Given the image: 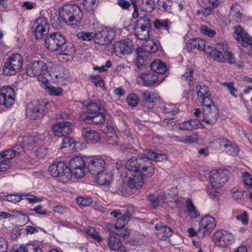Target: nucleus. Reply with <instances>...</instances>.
<instances>
[{
  "instance_id": "1",
  "label": "nucleus",
  "mask_w": 252,
  "mask_h": 252,
  "mask_svg": "<svg viewBox=\"0 0 252 252\" xmlns=\"http://www.w3.org/2000/svg\"><path fill=\"white\" fill-rule=\"evenodd\" d=\"M45 45L48 50L58 51V58L68 62L73 59L75 49L72 43L67 42L65 36L59 32H53L45 37Z\"/></svg>"
},
{
  "instance_id": "2",
  "label": "nucleus",
  "mask_w": 252,
  "mask_h": 252,
  "mask_svg": "<svg viewBox=\"0 0 252 252\" xmlns=\"http://www.w3.org/2000/svg\"><path fill=\"white\" fill-rule=\"evenodd\" d=\"M126 168L130 171L141 174L147 177H152L154 173V166L144 155L143 157H133L129 159L126 164Z\"/></svg>"
},
{
  "instance_id": "3",
  "label": "nucleus",
  "mask_w": 252,
  "mask_h": 252,
  "mask_svg": "<svg viewBox=\"0 0 252 252\" xmlns=\"http://www.w3.org/2000/svg\"><path fill=\"white\" fill-rule=\"evenodd\" d=\"M63 21L69 26L78 25L83 18V12L76 5H67L60 12Z\"/></svg>"
},
{
  "instance_id": "4",
  "label": "nucleus",
  "mask_w": 252,
  "mask_h": 252,
  "mask_svg": "<svg viewBox=\"0 0 252 252\" xmlns=\"http://www.w3.org/2000/svg\"><path fill=\"white\" fill-rule=\"evenodd\" d=\"M206 52L209 53L214 60L220 63H226L228 62L230 64H234L236 63L233 53L226 50L225 46L222 43H218L216 45L214 48L207 47Z\"/></svg>"
},
{
  "instance_id": "5",
  "label": "nucleus",
  "mask_w": 252,
  "mask_h": 252,
  "mask_svg": "<svg viewBox=\"0 0 252 252\" xmlns=\"http://www.w3.org/2000/svg\"><path fill=\"white\" fill-rule=\"evenodd\" d=\"M52 102L47 100H34L28 103L26 106V117L31 120L39 119L42 118L48 106Z\"/></svg>"
},
{
  "instance_id": "6",
  "label": "nucleus",
  "mask_w": 252,
  "mask_h": 252,
  "mask_svg": "<svg viewBox=\"0 0 252 252\" xmlns=\"http://www.w3.org/2000/svg\"><path fill=\"white\" fill-rule=\"evenodd\" d=\"M152 28L151 21L147 16L140 17L135 22L134 28L135 36L139 40H148Z\"/></svg>"
},
{
  "instance_id": "7",
  "label": "nucleus",
  "mask_w": 252,
  "mask_h": 252,
  "mask_svg": "<svg viewBox=\"0 0 252 252\" xmlns=\"http://www.w3.org/2000/svg\"><path fill=\"white\" fill-rule=\"evenodd\" d=\"M49 68L48 64L42 61H37L31 63L28 66L26 71L27 74L31 77L40 76L39 79L45 83L47 80L42 76L45 75L49 72Z\"/></svg>"
},
{
  "instance_id": "8",
  "label": "nucleus",
  "mask_w": 252,
  "mask_h": 252,
  "mask_svg": "<svg viewBox=\"0 0 252 252\" xmlns=\"http://www.w3.org/2000/svg\"><path fill=\"white\" fill-rule=\"evenodd\" d=\"M49 171L50 174L63 182L69 181L71 178V173L69 167L63 162L54 163L50 165Z\"/></svg>"
},
{
  "instance_id": "9",
  "label": "nucleus",
  "mask_w": 252,
  "mask_h": 252,
  "mask_svg": "<svg viewBox=\"0 0 252 252\" xmlns=\"http://www.w3.org/2000/svg\"><path fill=\"white\" fill-rule=\"evenodd\" d=\"M234 235L227 230L220 229L215 232L213 241L216 246L220 248L229 247L234 241Z\"/></svg>"
},
{
  "instance_id": "10",
  "label": "nucleus",
  "mask_w": 252,
  "mask_h": 252,
  "mask_svg": "<svg viewBox=\"0 0 252 252\" xmlns=\"http://www.w3.org/2000/svg\"><path fill=\"white\" fill-rule=\"evenodd\" d=\"M23 65V58L19 54L10 56L3 67L4 73L7 75H13L18 72Z\"/></svg>"
},
{
  "instance_id": "11",
  "label": "nucleus",
  "mask_w": 252,
  "mask_h": 252,
  "mask_svg": "<svg viewBox=\"0 0 252 252\" xmlns=\"http://www.w3.org/2000/svg\"><path fill=\"white\" fill-rule=\"evenodd\" d=\"M230 172L225 169H219L211 171L210 181L212 187L220 188L228 180Z\"/></svg>"
},
{
  "instance_id": "12",
  "label": "nucleus",
  "mask_w": 252,
  "mask_h": 252,
  "mask_svg": "<svg viewBox=\"0 0 252 252\" xmlns=\"http://www.w3.org/2000/svg\"><path fill=\"white\" fill-rule=\"evenodd\" d=\"M203 105L202 119L201 121L209 125H214L219 117V108L213 101L212 104Z\"/></svg>"
},
{
  "instance_id": "13",
  "label": "nucleus",
  "mask_w": 252,
  "mask_h": 252,
  "mask_svg": "<svg viewBox=\"0 0 252 252\" xmlns=\"http://www.w3.org/2000/svg\"><path fill=\"white\" fill-rule=\"evenodd\" d=\"M131 3L134 8L132 17L134 19L137 18L139 16L138 6L141 10L150 13L155 8L156 6L154 0H131Z\"/></svg>"
},
{
  "instance_id": "14",
  "label": "nucleus",
  "mask_w": 252,
  "mask_h": 252,
  "mask_svg": "<svg viewBox=\"0 0 252 252\" xmlns=\"http://www.w3.org/2000/svg\"><path fill=\"white\" fill-rule=\"evenodd\" d=\"M71 176L77 178H81L85 175V162L83 158L76 157L72 158L69 162Z\"/></svg>"
},
{
  "instance_id": "15",
  "label": "nucleus",
  "mask_w": 252,
  "mask_h": 252,
  "mask_svg": "<svg viewBox=\"0 0 252 252\" xmlns=\"http://www.w3.org/2000/svg\"><path fill=\"white\" fill-rule=\"evenodd\" d=\"M49 28L47 19L39 17L32 24V29L36 39H40L44 35L47 34Z\"/></svg>"
},
{
  "instance_id": "16",
  "label": "nucleus",
  "mask_w": 252,
  "mask_h": 252,
  "mask_svg": "<svg viewBox=\"0 0 252 252\" xmlns=\"http://www.w3.org/2000/svg\"><path fill=\"white\" fill-rule=\"evenodd\" d=\"M14 89L9 86H4L0 89V105L8 108L15 102Z\"/></svg>"
},
{
  "instance_id": "17",
  "label": "nucleus",
  "mask_w": 252,
  "mask_h": 252,
  "mask_svg": "<svg viewBox=\"0 0 252 252\" xmlns=\"http://www.w3.org/2000/svg\"><path fill=\"white\" fill-rule=\"evenodd\" d=\"M216 225L215 219L211 216L207 215L199 222L198 232L202 236L209 235L215 228Z\"/></svg>"
},
{
  "instance_id": "18",
  "label": "nucleus",
  "mask_w": 252,
  "mask_h": 252,
  "mask_svg": "<svg viewBox=\"0 0 252 252\" xmlns=\"http://www.w3.org/2000/svg\"><path fill=\"white\" fill-rule=\"evenodd\" d=\"M115 53L118 56L128 55L134 49L132 41L129 39L116 42L113 46Z\"/></svg>"
},
{
  "instance_id": "19",
  "label": "nucleus",
  "mask_w": 252,
  "mask_h": 252,
  "mask_svg": "<svg viewBox=\"0 0 252 252\" xmlns=\"http://www.w3.org/2000/svg\"><path fill=\"white\" fill-rule=\"evenodd\" d=\"M106 163L103 158L97 157L91 160L88 164V171L93 176L103 171Z\"/></svg>"
},
{
  "instance_id": "20",
  "label": "nucleus",
  "mask_w": 252,
  "mask_h": 252,
  "mask_svg": "<svg viewBox=\"0 0 252 252\" xmlns=\"http://www.w3.org/2000/svg\"><path fill=\"white\" fill-rule=\"evenodd\" d=\"M197 97L198 101L201 103L202 105L212 103V100L210 96L211 93L209 88L203 84L199 85L196 87Z\"/></svg>"
},
{
  "instance_id": "21",
  "label": "nucleus",
  "mask_w": 252,
  "mask_h": 252,
  "mask_svg": "<svg viewBox=\"0 0 252 252\" xmlns=\"http://www.w3.org/2000/svg\"><path fill=\"white\" fill-rule=\"evenodd\" d=\"M55 135L58 137L65 136L72 132L71 123L68 122H62L55 124L52 127Z\"/></svg>"
},
{
  "instance_id": "22",
  "label": "nucleus",
  "mask_w": 252,
  "mask_h": 252,
  "mask_svg": "<svg viewBox=\"0 0 252 252\" xmlns=\"http://www.w3.org/2000/svg\"><path fill=\"white\" fill-rule=\"evenodd\" d=\"M158 76L153 72L140 74L137 78L138 83L143 86L151 87L153 86L158 80Z\"/></svg>"
},
{
  "instance_id": "23",
  "label": "nucleus",
  "mask_w": 252,
  "mask_h": 252,
  "mask_svg": "<svg viewBox=\"0 0 252 252\" xmlns=\"http://www.w3.org/2000/svg\"><path fill=\"white\" fill-rule=\"evenodd\" d=\"M108 246L110 249L118 252H126V248L124 246L121 240L110 232L108 236Z\"/></svg>"
},
{
  "instance_id": "24",
  "label": "nucleus",
  "mask_w": 252,
  "mask_h": 252,
  "mask_svg": "<svg viewBox=\"0 0 252 252\" xmlns=\"http://www.w3.org/2000/svg\"><path fill=\"white\" fill-rule=\"evenodd\" d=\"M82 134L85 141L89 143L95 144L100 140V134L96 131L88 127L83 128Z\"/></svg>"
},
{
  "instance_id": "25",
  "label": "nucleus",
  "mask_w": 252,
  "mask_h": 252,
  "mask_svg": "<svg viewBox=\"0 0 252 252\" xmlns=\"http://www.w3.org/2000/svg\"><path fill=\"white\" fill-rule=\"evenodd\" d=\"M143 175L141 174L134 172L129 178L128 181V186L129 188L133 189H140L144 182Z\"/></svg>"
},
{
  "instance_id": "26",
  "label": "nucleus",
  "mask_w": 252,
  "mask_h": 252,
  "mask_svg": "<svg viewBox=\"0 0 252 252\" xmlns=\"http://www.w3.org/2000/svg\"><path fill=\"white\" fill-rule=\"evenodd\" d=\"M94 41L95 43L100 45H107L111 42L112 38L108 35L107 31H101L94 32Z\"/></svg>"
},
{
  "instance_id": "27",
  "label": "nucleus",
  "mask_w": 252,
  "mask_h": 252,
  "mask_svg": "<svg viewBox=\"0 0 252 252\" xmlns=\"http://www.w3.org/2000/svg\"><path fill=\"white\" fill-rule=\"evenodd\" d=\"M94 181L99 185H107L110 184L113 180V176L104 170L98 174L93 176Z\"/></svg>"
},
{
  "instance_id": "28",
  "label": "nucleus",
  "mask_w": 252,
  "mask_h": 252,
  "mask_svg": "<svg viewBox=\"0 0 252 252\" xmlns=\"http://www.w3.org/2000/svg\"><path fill=\"white\" fill-rule=\"evenodd\" d=\"M178 112V109L175 105L169 104L165 105L163 109L164 122L168 124V121L173 120Z\"/></svg>"
},
{
  "instance_id": "29",
  "label": "nucleus",
  "mask_w": 252,
  "mask_h": 252,
  "mask_svg": "<svg viewBox=\"0 0 252 252\" xmlns=\"http://www.w3.org/2000/svg\"><path fill=\"white\" fill-rule=\"evenodd\" d=\"M155 227L158 231V234L160 235L159 238L161 240H166L173 234L172 229L161 222L157 223Z\"/></svg>"
},
{
  "instance_id": "30",
  "label": "nucleus",
  "mask_w": 252,
  "mask_h": 252,
  "mask_svg": "<svg viewBox=\"0 0 252 252\" xmlns=\"http://www.w3.org/2000/svg\"><path fill=\"white\" fill-rule=\"evenodd\" d=\"M199 121L196 119L190 120L179 124V128L184 130H192L199 127Z\"/></svg>"
},
{
  "instance_id": "31",
  "label": "nucleus",
  "mask_w": 252,
  "mask_h": 252,
  "mask_svg": "<svg viewBox=\"0 0 252 252\" xmlns=\"http://www.w3.org/2000/svg\"><path fill=\"white\" fill-rule=\"evenodd\" d=\"M144 155L150 160H153L158 162H161L167 159V156L164 154H157L149 149L144 152Z\"/></svg>"
},
{
  "instance_id": "32",
  "label": "nucleus",
  "mask_w": 252,
  "mask_h": 252,
  "mask_svg": "<svg viewBox=\"0 0 252 252\" xmlns=\"http://www.w3.org/2000/svg\"><path fill=\"white\" fill-rule=\"evenodd\" d=\"M151 68L155 73L163 74L166 71L167 66L164 63L159 60H156L151 63Z\"/></svg>"
},
{
  "instance_id": "33",
  "label": "nucleus",
  "mask_w": 252,
  "mask_h": 252,
  "mask_svg": "<svg viewBox=\"0 0 252 252\" xmlns=\"http://www.w3.org/2000/svg\"><path fill=\"white\" fill-rule=\"evenodd\" d=\"M106 142L107 144L114 146L118 144V136L112 127H108L106 134Z\"/></svg>"
},
{
  "instance_id": "34",
  "label": "nucleus",
  "mask_w": 252,
  "mask_h": 252,
  "mask_svg": "<svg viewBox=\"0 0 252 252\" xmlns=\"http://www.w3.org/2000/svg\"><path fill=\"white\" fill-rule=\"evenodd\" d=\"M186 206L189 216L191 218H196L200 215L199 211L197 210L196 207L193 204L191 199L188 198L187 199Z\"/></svg>"
},
{
  "instance_id": "35",
  "label": "nucleus",
  "mask_w": 252,
  "mask_h": 252,
  "mask_svg": "<svg viewBox=\"0 0 252 252\" xmlns=\"http://www.w3.org/2000/svg\"><path fill=\"white\" fill-rule=\"evenodd\" d=\"M24 146L23 145H16L13 148V149H8L5 150L3 152H1V154L4 158H6V155H9L10 156L11 158H9L8 160L11 161V160L15 156H18L24 151Z\"/></svg>"
},
{
  "instance_id": "36",
  "label": "nucleus",
  "mask_w": 252,
  "mask_h": 252,
  "mask_svg": "<svg viewBox=\"0 0 252 252\" xmlns=\"http://www.w3.org/2000/svg\"><path fill=\"white\" fill-rule=\"evenodd\" d=\"M5 156L6 158H4L3 155L0 153V174L6 171L11 166V161L8 160V159L11 158V157L9 155H6Z\"/></svg>"
},
{
  "instance_id": "37",
  "label": "nucleus",
  "mask_w": 252,
  "mask_h": 252,
  "mask_svg": "<svg viewBox=\"0 0 252 252\" xmlns=\"http://www.w3.org/2000/svg\"><path fill=\"white\" fill-rule=\"evenodd\" d=\"M87 110L92 112V113L102 112L104 111V108L102 106L100 101H97L90 103L88 105Z\"/></svg>"
},
{
  "instance_id": "38",
  "label": "nucleus",
  "mask_w": 252,
  "mask_h": 252,
  "mask_svg": "<svg viewBox=\"0 0 252 252\" xmlns=\"http://www.w3.org/2000/svg\"><path fill=\"white\" fill-rule=\"evenodd\" d=\"M179 141L186 144H192L197 142L198 135L197 133L193 132L190 135L177 137Z\"/></svg>"
},
{
  "instance_id": "39",
  "label": "nucleus",
  "mask_w": 252,
  "mask_h": 252,
  "mask_svg": "<svg viewBox=\"0 0 252 252\" xmlns=\"http://www.w3.org/2000/svg\"><path fill=\"white\" fill-rule=\"evenodd\" d=\"M171 22L167 20L156 19L154 23V27L158 30L164 29L169 32V27L171 25Z\"/></svg>"
},
{
  "instance_id": "40",
  "label": "nucleus",
  "mask_w": 252,
  "mask_h": 252,
  "mask_svg": "<svg viewBox=\"0 0 252 252\" xmlns=\"http://www.w3.org/2000/svg\"><path fill=\"white\" fill-rule=\"evenodd\" d=\"M191 41L192 42V46L197 50L203 51L207 50L206 47V42L204 40L197 37L195 38H191Z\"/></svg>"
},
{
  "instance_id": "41",
  "label": "nucleus",
  "mask_w": 252,
  "mask_h": 252,
  "mask_svg": "<svg viewBox=\"0 0 252 252\" xmlns=\"http://www.w3.org/2000/svg\"><path fill=\"white\" fill-rule=\"evenodd\" d=\"M228 140L224 138H217L211 143V147L216 149H220L222 147L225 148L227 145Z\"/></svg>"
},
{
  "instance_id": "42",
  "label": "nucleus",
  "mask_w": 252,
  "mask_h": 252,
  "mask_svg": "<svg viewBox=\"0 0 252 252\" xmlns=\"http://www.w3.org/2000/svg\"><path fill=\"white\" fill-rule=\"evenodd\" d=\"M225 148L228 154L232 156H237L239 153V148L230 141L228 140L227 145H226Z\"/></svg>"
},
{
  "instance_id": "43",
  "label": "nucleus",
  "mask_w": 252,
  "mask_h": 252,
  "mask_svg": "<svg viewBox=\"0 0 252 252\" xmlns=\"http://www.w3.org/2000/svg\"><path fill=\"white\" fill-rule=\"evenodd\" d=\"M105 121V117L103 112H95L93 113L92 124L98 125L103 123Z\"/></svg>"
},
{
  "instance_id": "44",
  "label": "nucleus",
  "mask_w": 252,
  "mask_h": 252,
  "mask_svg": "<svg viewBox=\"0 0 252 252\" xmlns=\"http://www.w3.org/2000/svg\"><path fill=\"white\" fill-rule=\"evenodd\" d=\"M113 234L117 235L122 238H128L130 233V230L127 227L116 230H109Z\"/></svg>"
},
{
  "instance_id": "45",
  "label": "nucleus",
  "mask_w": 252,
  "mask_h": 252,
  "mask_svg": "<svg viewBox=\"0 0 252 252\" xmlns=\"http://www.w3.org/2000/svg\"><path fill=\"white\" fill-rule=\"evenodd\" d=\"M58 70L59 72H54L55 76L59 79H67L69 76V72L66 70L63 67L59 66L58 67Z\"/></svg>"
},
{
  "instance_id": "46",
  "label": "nucleus",
  "mask_w": 252,
  "mask_h": 252,
  "mask_svg": "<svg viewBox=\"0 0 252 252\" xmlns=\"http://www.w3.org/2000/svg\"><path fill=\"white\" fill-rule=\"evenodd\" d=\"M98 0H84L83 5L87 11H94L98 5Z\"/></svg>"
},
{
  "instance_id": "47",
  "label": "nucleus",
  "mask_w": 252,
  "mask_h": 252,
  "mask_svg": "<svg viewBox=\"0 0 252 252\" xmlns=\"http://www.w3.org/2000/svg\"><path fill=\"white\" fill-rule=\"evenodd\" d=\"M86 233L96 241L99 242L102 240V238L99 235L95 228L93 227L89 226L86 229Z\"/></svg>"
},
{
  "instance_id": "48",
  "label": "nucleus",
  "mask_w": 252,
  "mask_h": 252,
  "mask_svg": "<svg viewBox=\"0 0 252 252\" xmlns=\"http://www.w3.org/2000/svg\"><path fill=\"white\" fill-rule=\"evenodd\" d=\"M94 32H81L77 33V36L80 39L89 41L94 39Z\"/></svg>"
},
{
  "instance_id": "49",
  "label": "nucleus",
  "mask_w": 252,
  "mask_h": 252,
  "mask_svg": "<svg viewBox=\"0 0 252 252\" xmlns=\"http://www.w3.org/2000/svg\"><path fill=\"white\" fill-rule=\"evenodd\" d=\"M243 182L248 189L252 188V175L248 172L242 174Z\"/></svg>"
},
{
  "instance_id": "50",
  "label": "nucleus",
  "mask_w": 252,
  "mask_h": 252,
  "mask_svg": "<svg viewBox=\"0 0 252 252\" xmlns=\"http://www.w3.org/2000/svg\"><path fill=\"white\" fill-rule=\"evenodd\" d=\"M93 115V113L87 110L80 114L79 120L86 124H92Z\"/></svg>"
},
{
  "instance_id": "51",
  "label": "nucleus",
  "mask_w": 252,
  "mask_h": 252,
  "mask_svg": "<svg viewBox=\"0 0 252 252\" xmlns=\"http://www.w3.org/2000/svg\"><path fill=\"white\" fill-rule=\"evenodd\" d=\"M142 97L144 102L147 103H150L153 106V103L155 102V98L150 92L145 91L142 94Z\"/></svg>"
},
{
  "instance_id": "52",
  "label": "nucleus",
  "mask_w": 252,
  "mask_h": 252,
  "mask_svg": "<svg viewBox=\"0 0 252 252\" xmlns=\"http://www.w3.org/2000/svg\"><path fill=\"white\" fill-rule=\"evenodd\" d=\"M222 85L227 87L228 90L230 94L234 96L235 98L237 97L236 93H237V89L234 86V83L233 82H224L222 83Z\"/></svg>"
},
{
  "instance_id": "53",
  "label": "nucleus",
  "mask_w": 252,
  "mask_h": 252,
  "mask_svg": "<svg viewBox=\"0 0 252 252\" xmlns=\"http://www.w3.org/2000/svg\"><path fill=\"white\" fill-rule=\"evenodd\" d=\"M247 32L244 30L240 26L234 27V36L235 39L238 41L241 39L243 36H245Z\"/></svg>"
},
{
  "instance_id": "54",
  "label": "nucleus",
  "mask_w": 252,
  "mask_h": 252,
  "mask_svg": "<svg viewBox=\"0 0 252 252\" xmlns=\"http://www.w3.org/2000/svg\"><path fill=\"white\" fill-rule=\"evenodd\" d=\"M238 42L244 47H246L249 45L252 47V38L247 33Z\"/></svg>"
},
{
  "instance_id": "55",
  "label": "nucleus",
  "mask_w": 252,
  "mask_h": 252,
  "mask_svg": "<svg viewBox=\"0 0 252 252\" xmlns=\"http://www.w3.org/2000/svg\"><path fill=\"white\" fill-rule=\"evenodd\" d=\"M162 196L155 197L154 196H150L148 198L152 206L154 208H156L159 204L164 203V199L161 200Z\"/></svg>"
},
{
  "instance_id": "56",
  "label": "nucleus",
  "mask_w": 252,
  "mask_h": 252,
  "mask_svg": "<svg viewBox=\"0 0 252 252\" xmlns=\"http://www.w3.org/2000/svg\"><path fill=\"white\" fill-rule=\"evenodd\" d=\"M19 142L22 143L23 146H31L34 143V138L29 136H25L23 137L19 138Z\"/></svg>"
},
{
  "instance_id": "57",
  "label": "nucleus",
  "mask_w": 252,
  "mask_h": 252,
  "mask_svg": "<svg viewBox=\"0 0 252 252\" xmlns=\"http://www.w3.org/2000/svg\"><path fill=\"white\" fill-rule=\"evenodd\" d=\"M91 80L95 86L105 88L104 83L101 76L99 75L92 76H91Z\"/></svg>"
},
{
  "instance_id": "58",
  "label": "nucleus",
  "mask_w": 252,
  "mask_h": 252,
  "mask_svg": "<svg viewBox=\"0 0 252 252\" xmlns=\"http://www.w3.org/2000/svg\"><path fill=\"white\" fill-rule=\"evenodd\" d=\"M126 102L129 106L135 107L138 102V97L135 94H129L127 97Z\"/></svg>"
},
{
  "instance_id": "59",
  "label": "nucleus",
  "mask_w": 252,
  "mask_h": 252,
  "mask_svg": "<svg viewBox=\"0 0 252 252\" xmlns=\"http://www.w3.org/2000/svg\"><path fill=\"white\" fill-rule=\"evenodd\" d=\"M63 142L62 144V148H64L68 145L69 147L75 146L74 140L70 136L65 135L63 136Z\"/></svg>"
},
{
  "instance_id": "60",
  "label": "nucleus",
  "mask_w": 252,
  "mask_h": 252,
  "mask_svg": "<svg viewBox=\"0 0 252 252\" xmlns=\"http://www.w3.org/2000/svg\"><path fill=\"white\" fill-rule=\"evenodd\" d=\"M93 200L90 197H79L77 198V202L83 206H89L92 204Z\"/></svg>"
},
{
  "instance_id": "61",
  "label": "nucleus",
  "mask_w": 252,
  "mask_h": 252,
  "mask_svg": "<svg viewBox=\"0 0 252 252\" xmlns=\"http://www.w3.org/2000/svg\"><path fill=\"white\" fill-rule=\"evenodd\" d=\"M200 31L203 34L209 37H213L216 34L215 30L209 28L206 26H202L200 28Z\"/></svg>"
},
{
  "instance_id": "62",
  "label": "nucleus",
  "mask_w": 252,
  "mask_h": 252,
  "mask_svg": "<svg viewBox=\"0 0 252 252\" xmlns=\"http://www.w3.org/2000/svg\"><path fill=\"white\" fill-rule=\"evenodd\" d=\"M47 91L52 95H59L62 94L63 92V89L60 87H48L47 88Z\"/></svg>"
},
{
  "instance_id": "63",
  "label": "nucleus",
  "mask_w": 252,
  "mask_h": 252,
  "mask_svg": "<svg viewBox=\"0 0 252 252\" xmlns=\"http://www.w3.org/2000/svg\"><path fill=\"white\" fill-rule=\"evenodd\" d=\"M193 73V69L192 68H190L189 69V72H186L184 74L182 75V79L187 80L188 79L189 80V84L192 85L193 84V78L192 77V74Z\"/></svg>"
},
{
  "instance_id": "64",
  "label": "nucleus",
  "mask_w": 252,
  "mask_h": 252,
  "mask_svg": "<svg viewBox=\"0 0 252 252\" xmlns=\"http://www.w3.org/2000/svg\"><path fill=\"white\" fill-rule=\"evenodd\" d=\"M22 196L18 194H10L6 197V200L13 203L19 202L22 199Z\"/></svg>"
}]
</instances>
